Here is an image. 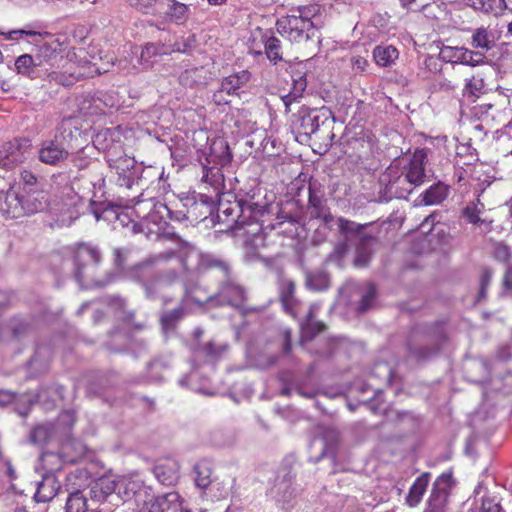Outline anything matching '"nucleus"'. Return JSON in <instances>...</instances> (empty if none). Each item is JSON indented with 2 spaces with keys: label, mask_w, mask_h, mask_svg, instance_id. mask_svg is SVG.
<instances>
[{
  "label": "nucleus",
  "mask_w": 512,
  "mask_h": 512,
  "mask_svg": "<svg viewBox=\"0 0 512 512\" xmlns=\"http://www.w3.org/2000/svg\"><path fill=\"white\" fill-rule=\"evenodd\" d=\"M187 12H188L187 5L177 2V1H174V0H171V4L169 5V7L166 11V16L171 21H174L176 23H182L187 18Z\"/></svg>",
  "instance_id": "nucleus-36"
},
{
  "label": "nucleus",
  "mask_w": 512,
  "mask_h": 512,
  "mask_svg": "<svg viewBox=\"0 0 512 512\" xmlns=\"http://www.w3.org/2000/svg\"><path fill=\"white\" fill-rule=\"evenodd\" d=\"M455 480L451 471L443 472L434 483L424 512H447L451 490Z\"/></svg>",
  "instance_id": "nucleus-10"
},
{
  "label": "nucleus",
  "mask_w": 512,
  "mask_h": 512,
  "mask_svg": "<svg viewBox=\"0 0 512 512\" xmlns=\"http://www.w3.org/2000/svg\"><path fill=\"white\" fill-rule=\"evenodd\" d=\"M75 52L63 55L61 45L55 41H46L40 45L35 55L22 54L15 59L17 74L29 79L46 77L62 85H70L83 73L74 62Z\"/></svg>",
  "instance_id": "nucleus-1"
},
{
  "label": "nucleus",
  "mask_w": 512,
  "mask_h": 512,
  "mask_svg": "<svg viewBox=\"0 0 512 512\" xmlns=\"http://www.w3.org/2000/svg\"><path fill=\"white\" fill-rule=\"evenodd\" d=\"M337 222L340 233L346 236H359L366 227V224H358L344 217H339Z\"/></svg>",
  "instance_id": "nucleus-38"
},
{
  "label": "nucleus",
  "mask_w": 512,
  "mask_h": 512,
  "mask_svg": "<svg viewBox=\"0 0 512 512\" xmlns=\"http://www.w3.org/2000/svg\"><path fill=\"white\" fill-rule=\"evenodd\" d=\"M376 294H377V290H376L375 284L374 283H368V285H367V292L361 298L359 306H358L359 312L365 313V312H367L368 310H370L371 308L374 307V302H375V299H376Z\"/></svg>",
  "instance_id": "nucleus-42"
},
{
  "label": "nucleus",
  "mask_w": 512,
  "mask_h": 512,
  "mask_svg": "<svg viewBox=\"0 0 512 512\" xmlns=\"http://www.w3.org/2000/svg\"><path fill=\"white\" fill-rule=\"evenodd\" d=\"M108 135H110L109 130L99 132L94 139V145L97 149L106 151L109 167L115 170L118 176V185L130 188L139 179L142 168L133 157L118 155L117 146L102 145V140H106Z\"/></svg>",
  "instance_id": "nucleus-5"
},
{
  "label": "nucleus",
  "mask_w": 512,
  "mask_h": 512,
  "mask_svg": "<svg viewBox=\"0 0 512 512\" xmlns=\"http://www.w3.org/2000/svg\"><path fill=\"white\" fill-rule=\"evenodd\" d=\"M493 44V33L488 28L482 26L473 31L470 45L475 49L474 51H489Z\"/></svg>",
  "instance_id": "nucleus-27"
},
{
  "label": "nucleus",
  "mask_w": 512,
  "mask_h": 512,
  "mask_svg": "<svg viewBox=\"0 0 512 512\" xmlns=\"http://www.w3.org/2000/svg\"><path fill=\"white\" fill-rule=\"evenodd\" d=\"M212 463L207 459L198 461L194 466L195 484L198 488L205 490L212 484Z\"/></svg>",
  "instance_id": "nucleus-28"
},
{
  "label": "nucleus",
  "mask_w": 512,
  "mask_h": 512,
  "mask_svg": "<svg viewBox=\"0 0 512 512\" xmlns=\"http://www.w3.org/2000/svg\"><path fill=\"white\" fill-rule=\"evenodd\" d=\"M399 56L398 50L394 46H377L373 51V57L376 63L382 67L391 65Z\"/></svg>",
  "instance_id": "nucleus-31"
},
{
  "label": "nucleus",
  "mask_w": 512,
  "mask_h": 512,
  "mask_svg": "<svg viewBox=\"0 0 512 512\" xmlns=\"http://www.w3.org/2000/svg\"><path fill=\"white\" fill-rule=\"evenodd\" d=\"M318 308H319V305L316 303H313L310 305L307 316H306L307 322L313 321L315 312L318 310Z\"/></svg>",
  "instance_id": "nucleus-62"
},
{
  "label": "nucleus",
  "mask_w": 512,
  "mask_h": 512,
  "mask_svg": "<svg viewBox=\"0 0 512 512\" xmlns=\"http://www.w3.org/2000/svg\"><path fill=\"white\" fill-rule=\"evenodd\" d=\"M503 285L506 289L512 290V265L508 267L504 274Z\"/></svg>",
  "instance_id": "nucleus-60"
},
{
  "label": "nucleus",
  "mask_w": 512,
  "mask_h": 512,
  "mask_svg": "<svg viewBox=\"0 0 512 512\" xmlns=\"http://www.w3.org/2000/svg\"><path fill=\"white\" fill-rule=\"evenodd\" d=\"M130 224L134 234L143 233L147 239L157 242L160 239V212L157 201H139L134 211L120 209L116 225L126 228Z\"/></svg>",
  "instance_id": "nucleus-2"
},
{
  "label": "nucleus",
  "mask_w": 512,
  "mask_h": 512,
  "mask_svg": "<svg viewBox=\"0 0 512 512\" xmlns=\"http://www.w3.org/2000/svg\"><path fill=\"white\" fill-rule=\"evenodd\" d=\"M476 10L487 14L498 15L506 8L505 0H472Z\"/></svg>",
  "instance_id": "nucleus-35"
},
{
  "label": "nucleus",
  "mask_w": 512,
  "mask_h": 512,
  "mask_svg": "<svg viewBox=\"0 0 512 512\" xmlns=\"http://www.w3.org/2000/svg\"><path fill=\"white\" fill-rule=\"evenodd\" d=\"M492 255L495 260L502 263H509L512 258L510 247L501 241L494 242Z\"/></svg>",
  "instance_id": "nucleus-43"
},
{
  "label": "nucleus",
  "mask_w": 512,
  "mask_h": 512,
  "mask_svg": "<svg viewBox=\"0 0 512 512\" xmlns=\"http://www.w3.org/2000/svg\"><path fill=\"white\" fill-rule=\"evenodd\" d=\"M158 273V259L156 257L143 261L133 270V277L143 284L149 297L152 296L154 292V288L157 284Z\"/></svg>",
  "instance_id": "nucleus-15"
},
{
  "label": "nucleus",
  "mask_w": 512,
  "mask_h": 512,
  "mask_svg": "<svg viewBox=\"0 0 512 512\" xmlns=\"http://www.w3.org/2000/svg\"><path fill=\"white\" fill-rule=\"evenodd\" d=\"M483 512H501V506L490 497L482 499Z\"/></svg>",
  "instance_id": "nucleus-55"
},
{
  "label": "nucleus",
  "mask_w": 512,
  "mask_h": 512,
  "mask_svg": "<svg viewBox=\"0 0 512 512\" xmlns=\"http://www.w3.org/2000/svg\"><path fill=\"white\" fill-rule=\"evenodd\" d=\"M50 436L48 428L45 425L37 426L31 433V440L35 443L45 441Z\"/></svg>",
  "instance_id": "nucleus-52"
},
{
  "label": "nucleus",
  "mask_w": 512,
  "mask_h": 512,
  "mask_svg": "<svg viewBox=\"0 0 512 512\" xmlns=\"http://www.w3.org/2000/svg\"><path fill=\"white\" fill-rule=\"evenodd\" d=\"M493 270L490 267H483L480 272V288L478 293V300L485 299L487 296V289L491 283Z\"/></svg>",
  "instance_id": "nucleus-46"
},
{
  "label": "nucleus",
  "mask_w": 512,
  "mask_h": 512,
  "mask_svg": "<svg viewBox=\"0 0 512 512\" xmlns=\"http://www.w3.org/2000/svg\"><path fill=\"white\" fill-rule=\"evenodd\" d=\"M162 512H185L183 500L178 492H162Z\"/></svg>",
  "instance_id": "nucleus-33"
},
{
  "label": "nucleus",
  "mask_w": 512,
  "mask_h": 512,
  "mask_svg": "<svg viewBox=\"0 0 512 512\" xmlns=\"http://www.w3.org/2000/svg\"><path fill=\"white\" fill-rule=\"evenodd\" d=\"M230 96L226 95V91H224L222 88H218L212 96L213 102L220 106V105H228L230 103Z\"/></svg>",
  "instance_id": "nucleus-54"
},
{
  "label": "nucleus",
  "mask_w": 512,
  "mask_h": 512,
  "mask_svg": "<svg viewBox=\"0 0 512 512\" xmlns=\"http://www.w3.org/2000/svg\"><path fill=\"white\" fill-rule=\"evenodd\" d=\"M138 7L141 10H144L146 13L148 12L147 9L154 3L156 0H138Z\"/></svg>",
  "instance_id": "nucleus-64"
},
{
  "label": "nucleus",
  "mask_w": 512,
  "mask_h": 512,
  "mask_svg": "<svg viewBox=\"0 0 512 512\" xmlns=\"http://www.w3.org/2000/svg\"><path fill=\"white\" fill-rule=\"evenodd\" d=\"M59 489L60 484L57 476L52 473H47L43 476L42 481L37 484L34 499L36 502H48L56 496Z\"/></svg>",
  "instance_id": "nucleus-20"
},
{
  "label": "nucleus",
  "mask_w": 512,
  "mask_h": 512,
  "mask_svg": "<svg viewBox=\"0 0 512 512\" xmlns=\"http://www.w3.org/2000/svg\"><path fill=\"white\" fill-rule=\"evenodd\" d=\"M100 262V253L97 248L82 244L75 252L76 278L84 288L103 287L111 279L94 280L96 268Z\"/></svg>",
  "instance_id": "nucleus-7"
},
{
  "label": "nucleus",
  "mask_w": 512,
  "mask_h": 512,
  "mask_svg": "<svg viewBox=\"0 0 512 512\" xmlns=\"http://www.w3.org/2000/svg\"><path fill=\"white\" fill-rule=\"evenodd\" d=\"M352 64L359 71H364L368 66V61L363 57L357 56L352 58Z\"/></svg>",
  "instance_id": "nucleus-59"
},
{
  "label": "nucleus",
  "mask_w": 512,
  "mask_h": 512,
  "mask_svg": "<svg viewBox=\"0 0 512 512\" xmlns=\"http://www.w3.org/2000/svg\"><path fill=\"white\" fill-rule=\"evenodd\" d=\"M318 10L315 7H300L291 14L282 16L276 22L278 33L292 43H303L316 33L312 18Z\"/></svg>",
  "instance_id": "nucleus-3"
},
{
  "label": "nucleus",
  "mask_w": 512,
  "mask_h": 512,
  "mask_svg": "<svg viewBox=\"0 0 512 512\" xmlns=\"http://www.w3.org/2000/svg\"><path fill=\"white\" fill-rule=\"evenodd\" d=\"M20 181L23 184L24 193L37 188V178L30 171H22L20 174Z\"/></svg>",
  "instance_id": "nucleus-51"
},
{
  "label": "nucleus",
  "mask_w": 512,
  "mask_h": 512,
  "mask_svg": "<svg viewBox=\"0 0 512 512\" xmlns=\"http://www.w3.org/2000/svg\"><path fill=\"white\" fill-rule=\"evenodd\" d=\"M449 193L450 186L444 182L438 181L421 194L422 202L426 206L439 205L446 200Z\"/></svg>",
  "instance_id": "nucleus-23"
},
{
  "label": "nucleus",
  "mask_w": 512,
  "mask_h": 512,
  "mask_svg": "<svg viewBox=\"0 0 512 512\" xmlns=\"http://www.w3.org/2000/svg\"><path fill=\"white\" fill-rule=\"evenodd\" d=\"M66 512H94L89 510L87 499L82 492H71L66 502Z\"/></svg>",
  "instance_id": "nucleus-34"
},
{
  "label": "nucleus",
  "mask_w": 512,
  "mask_h": 512,
  "mask_svg": "<svg viewBox=\"0 0 512 512\" xmlns=\"http://www.w3.org/2000/svg\"><path fill=\"white\" fill-rule=\"evenodd\" d=\"M87 480V473L82 470H76L75 473H71L67 476V486L71 489L81 487Z\"/></svg>",
  "instance_id": "nucleus-50"
},
{
  "label": "nucleus",
  "mask_w": 512,
  "mask_h": 512,
  "mask_svg": "<svg viewBox=\"0 0 512 512\" xmlns=\"http://www.w3.org/2000/svg\"><path fill=\"white\" fill-rule=\"evenodd\" d=\"M59 421L67 426H71L75 421V416L72 411H65L60 415Z\"/></svg>",
  "instance_id": "nucleus-58"
},
{
  "label": "nucleus",
  "mask_w": 512,
  "mask_h": 512,
  "mask_svg": "<svg viewBox=\"0 0 512 512\" xmlns=\"http://www.w3.org/2000/svg\"><path fill=\"white\" fill-rule=\"evenodd\" d=\"M130 248H115L114 249V260L118 267H122L130 254Z\"/></svg>",
  "instance_id": "nucleus-53"
},
{
  "label": "nucleus",
  "mask_w": 512,
  "mask_h": 512,
  "mask_svg": "<svg viewBox=\"0 0 512 512\" xmlns=\"http://www.w3.org/2000/svg\"><path fill=\"white\" fill-rule=\"evenodd\" d=\"M368 263V258L365 255L358 254L354 260V264L357 267H364Z\"/></svg>",
  "instance_id": "nucleus-63"
},
{
  "label": "nucleus",
  "mask_w": 512,
  "mask_h": 512,
  "mask_svg": "<svg viewBox=\"0 0 512 512\" xmlns=\"http://www.w3.org/2000/svg\"><path fill=\"white\" fill-rule=\"evenodd\" d=\"M219 294L226 303L232 306H239L246 299L244 288L232 282H225L221 286Z\"/></svg>",
  "instance_id": "nucleus-25"
},
{
  "label": "nucleus",
  "mask_w": 512,
  "mask_h": 512,
  "mask_svg": "<svg viewBox=\"0 0 512 512\" xmlns=\"http://www.w3.org/2000/svg\"><path fill=\"white\" fill-rule=\"evenodd\" d=\"M200 269L202 270H210V269H218L223 275L226 277L229 274L228 265L218 259H214L212 257H203L200 262Z\"/></svg>",
  "instance_id": "nucleus-45"
},
{
  "label": "nucleus",
  "mask_w": 512,
  "mask_h": 512,
  "mask_svg": "<svg viewBox=\"0 0 512 512\" xmlns=\"http://www.w3.org/2000/svg\"><path fill=\"white\" fill-rule=\"evenodd\" d=\"M290 303L281 302L283 309L290 314L293 318L297 317L296 308L300 305L301 301L297 298L291 299Z\"/></svg>",
  "instance_id": "nucleus-56"
},
{
  "label": "nucleus",
  "mask_w": 512,
  "mask_h": 512,
  "mask_svg": "<svg viewBox=\"0 0 512 512\" xmlns=\"http://www.w3.org/2000/svg\"><path fill=\"white\" fill-rule=\"evenodd\" d=\"M0 210L7 217L18 218L24 215L23 196L13 189L0 195Z\"/></svg>",
  "instance_id": "nucleus-19"
},
{
  "label": "nucleus",
  "mask_w": 512,
  "mask_h": 512,
  "mask_svg": "<svg viewBox=\"0 0 512 512\" xmlns=\"http://www.w3.org/2000/svg\"><path fill=\"white\" fill-rule=\"evenodd\" d=\"M485 87L484 80L476 76L468 79L463 88V96L468 98H477L483 93Z\"/></svg>",
  "instance_id": "nucleus-37"
},
{
  "label": "nucleus",
  "mask_w": 512,
  "mask_h": 512,
  "mask_svg": "<svg viewBox=\"0 0 512 512\" xmlns=\"http://www.w3.org/2000/svg\"><path fill=\"white\" fill-rule=\"evenodd\" d=\"M483 204L478 199L477 202H469L461 211L462 217L465 218L466 222L474 226H480L486 222L485 219L481 218Z\"/></svg>",
  "instance_id": "nucleus-30"
},
{
  "label": "nucleus",
  "mask_w": 512,
  "mask_h": 512,
  "mask_svg": "<svg viewBox=\"0 0 512 512\" xmlns=\"http://www.w3.org/2000/svg\"><path fill=\"white\" fill-rule=\"evenodd\" d=\"M158 47L155 44H147L142 48L140 53V64L142 68L146 69L151 67L157 62Z\"/></svg>",
  "instance_id": "nucleus-41"
},
{
  "label": "nucleus",
  "mask_w": 512,
  "mask_h": 512,
  "mask_svg": "<svg viewBox=\"0 0 512 512\" xmlns=\"http://www.w3.org/2000/svg\"><path fill=\"white\" fill-rule=\"evenodd\" d=\"M78 197L73 195L68 203H64L61 207L53 204L50 210L57 216L55 223L57 226H69L78 218L79 210L77 209Z\"/></svg>",
  "instance_id": "nucleus-18"
},
{
  "label": "nucleus",
  "mask_w": 512,
  "mask_h": 512,
  "mask_svg": "<svg viewBox=\"0 0 512 512\" xmlns=\"http://www.w3.org/2000/svg\"><path fill=\"white\" fill-rule=\"evenodd\" d=\"M445 341L446 335L442 323H436L423 330H415L411 333L407 344L409 354L417 361L426 360L438 354Z\"/></svg>",
  "instance_id": "nucleus-6"
},
{
  "label": "nucleus",
  "mask_w": 512,
  "mask_h": 512,
  "mask_svg": "<svg viewBox=\"0 0 512 512\" xmlns=\"http://www.w3.org/2000/svg\"><path fill=\"white\" fill-rule=\"evenodd\" d=\"M24 214L37 213L47 206V194L38 188L27 191L23 195Z\"/></svg>",
  "instance_id": "nucleus-22"
},
{
  "label": "nucleus",
  "mask_w": 512,
  "mask_h": 512,
  "mask_svg": "<svg viewBox=\"0 0 512 512\" xmlns=\"http://www.w3.org/2000/svg\"><path fill=\"white\" fill-rule=\"evenodd\" d=\"M184 314L183 307L180 303L172 307L171 310L165 311L162 315V328L169 329L173 328L176 322H178Z\"/></svg>",
  "instance_id": "nucleus-39"
},
{
  "label": "nucleus",
  "mask_w": 512,
  "mask_h": 512,
  "mask_svg": "<svg viewBox=\"0 0 512 512\" xmlns=\"http://www.w3.org/2000/svg\"><path fill=\"white\" fill-rule=\"evenodd\" d=\"M329 111L326 109L310 110L301 116L298 131L300 135L311 137L316 135L320 130V126L324 125L328 119Z\"/></svg>",
  "instance_id": "nucleus-17"
},
{
  "label": "nucleus",
  "mask_w": 512,
  "mask_h": 512,
  "mask_svg": "<svg viewBox=\"0 0 512 512\" xmlns=\"http://www.w3.org/2000/svg\"><path fill=\"white\" fill-rule=\"evenodd\" d=\"M307 69L304 63H297L291 66L292 88L290 92L282 96L286 112L290 111V105L297 102L307 88Z\"/></svg>",
  "instance_id": "nucleus-14"
},
{
  "label": "nucleus",
  "mask_w": 512,
  "mask_h": 512,
  "mask_svg": "<svg viewBox=\"0 0 512 512\" xmlns=\"http://www.w3.org/2000/svg\"><path fill=\"white\" fill-rule=\"evenodd\" d=\"M439 58L446 63L470 67L481 66L487 61V57L483 52L474 51L464 46H443L440 49Z\"/></svg>",
  "instance_id": "nucleus-11"
},
{
  "label": "nucleus",
  "mask_w": 512,
  "mask_h": 512,
  "mask_svg": "<svg viewBox=\"0 0 512 512\" xmlns=\"http://www.w3.org/2000/svg\"><path fill=\"white\" fill-rule=\"evenodd\" d=\"M250 78V72L247 70H242L240 72L224 77L221 80L220 88L226 91L227 96H235L238 95V90L250 81Z\"/></svg>",
  "instance_id": "nucleus-24"
},
{
  "label": "nucleus",
  "mask_w": 512,
  "mask_h": 512,
  "mask_svg": "<svg viewBox=\"0 0 512 512\" xmlns=\"http://www.w3.org/2000/svg\"><path fill=\"white\" fill-rule=\"evenodd\" d=\"M120 485V481L116 482L110 478H101L94 483L90 493L92 497L97 501L104 500L108 495L115 492Z\"/></svg>",
  "instance_id": "nucleus-29"
},
{
  "label": "nucleus",
  "mask_w": 512,
  "mask_h": 512,
  "mask_svg": "<svg viewBox=\"0 0 512 512\" xmlns=\"http://www.w3.org/2000/svg\"><path fill=\"white\" fill-rule=\"evenodd\" d=\"M430 476L429 472H423L414 480L405 498L409 507H416L421 502L429 485Z\"/></svg>",
  "instance_id": "nucleus-21"
},
{
  "label": "nucleus",
  "mask_w": 512,
  "mask_h": 512,
  "mask_svg": "<svg viewBox=\"0 0 512 512\" xmlns=\"http://www.w3.org/2000/svg\"><path fill=\"white\" fill-rule=\"evenodd\" d=\"M326 329V325L323 322H307L303 327L302 331L305 337L313 339L316 335L323 332Z\"/></svg>",
  "instance_id": "nucleus-48"
},
{
  "label": "nucleus",
  "mask_w": 512,
  "mask_h": 512,
  "mask_svg": "<svg viewBox=\"0 0 512 512\" xmlns=\"http://www.w3.org/2000/svg\"><path fill=\"white\" fill-rule=\"evenodd\" d=\"M296 284L292 280L283 281L280 289V302L290 303L291 299L295 297Z\"/></svg>",
  "instance_id": "nucleus-47"
},
{
  "label": "nucleus",
  "mask_w": 512,
  "mask_h": 512,
  "mask_svg": "<svg viewBox=\"0 0 512 512\" xmlns=\"http://www.w3.org/2000/svg\"><path fill=\"white\" fill-rule=\"evenodd\" d=\"M42 33L30 30V29H15L10 31H0V36H2L7 41L18 42L24 37H42Z\"/></svg>",
  "instance_id": "nucleus-40"
},
{
  "label": "nucleus",
  "mask_w": 512,
  "mask_h": 512,
  "mask_svg": "<svg viewBox=\"0 0 512 512\" xmlns=\"http://www.w3.org/2000/svg\"><path fill=\"white\" fill-rule=\"evenodd\" d=\"M224 177L219 168L203 167L202 182L208 184L215 193H220L223 188Z\"/></svg>",
  "instance_id": "nucleus-32"
},
{
  "label": "nucleus",
  "mask_w": 512,
  "mask_h": 512,
  "mask_svg": "<svg viewBox=\"0 0 512 512\" xmlns=\"http://www.w3.org/2000/svg\"><path fill=\"white\" fill-rule=\"evenodd\" d=\"M38 153L41 162L57 165L67 159L69 146L66 145L64 137L56 135L54 139L43 141Z\"/></svg>",
  "instance_id": "nucleus-13"
},
{
  "label": "nucleus",
  "mask_w": 512,
  "mask_h": 512,
  "mask_svg": "<svg viewBox=\"0 0 512 512\" xmlns=\"http://www.w3.org/2000/svg\"><path fill=\"white\" fill-rule=\"evenodd\" d=\"M308 212L312 218L321 220L325 225L330 224L334 220L327 199L323 194L317 192L312 184L308 187Z\"/></svg>",
  "instance_id": "nucleus-16"
},
{
  "label": "nucleus",
  "mask_w": 512,
  "mask_h": 512,
  "mask_svg": "<svg viewBox=\"0 0 512 512\" xmlns=\"http://www.w3.org/2000/svg\"><path fill=\"white\" fill-rule=\"evenodd\" d=\"M31 143L28 139H15L0 146V168L11 169L28 156Z\"/></svg>",
  "instance_id": "nucleus-12"
},
{
  "label": "nucleus",
  "mask_w": 512,
  "mask_h": 512,
  "mask_svg": "<svg viewBox=\"0 0 512 512\" xmlns=\"http://www.w3.org/2000/svg\"><path fill=\"white\" fill-rule=\"evenodd\" d=\"M249 51L253 55L264 53L273 65L283 61L281 41L270 31L258 29V32L250 39Z\"/></svg>",
  "instance_id": "nucleus-9"
},
{
  "label": "nucleus",
  "mask_w": 512,
  "mask_h": 512,
  "mask_svg": "<svg viewBox=\"0 0 512 512\" xmlns=\"http://www.w3.org/2000/svg\"><path fill=\"white\" fill-rule=\"evenodd\" d=\"M174 232L170 231L169 225L162 227V277L173 281L184 275L188 270V258L193 253L190 245L183 241H177L172 246L169 236Z\"/></svg>",
  "instance_id": "nucleus-4"
},
{
  "label": "nucleus",
  "mask_w": 512,
  "mask_h": 512,
  "mask_svg": "<svg viewBox=\"0 0 512 512\" xmlns=\"http://www.w3.org/2000/svg\"><path fill=\"white\" fill-rule=\"evenodd\" d=\"M119 211H120V209L117 207L107 206V207L103 208V210L101 212H98L97 210H95L93 213H94L96 221H99V220L107 221V222L113 224L114 229H117L118 225H116V221H117V218L119 215Z\"/></svg>",
  "instance_id": "nucleus-44"
},
{
  "label": "nucleus",
  "mask_w": 512,
  "mask_h": 512,
  "mask_svg": "<svg viewBox=\"0 0 512 512\" xmlns=\"http://www.w3.org/2000/svg\"><path fill=\"white\" fill-rule=\"evenodd\" d=\"M212 496L216 500L227 499L231 493L232 486L226 485L224 482H216L211 484Z\"/></svg>",
  "instance_id": "nucleus-49"
},
{
  "label": "nucleus",
  "mask_w": 512,
  "mask_h": 512,
  "mask_svg": "<svg viewBox=\"0 0 512 512\" xmlns=\"http://www.w3.org/2000/svg\"><path fill=\"white\" fill-rule=\"evenodd\" d=\"M18 401V396L10 391H0V406H5Z\"/></svg>",
  "instance_id": "nucleus-57"
},
{
  "label": "nucleus",
  "mask_w": 512,
  "mask_h": 512,
  "mask_svg": "<svg viewBox=\"0 0 512 512\" xmlns=\"http://www.w3.org/2000/svg\"><path fill=\"white\" fill-rule=\"evenodd\" d=\"M429 151L428 148L415 149L397 180L395 182L389 180L390 189H392L397 182L402 181H406L410 185V189H406L407 191H411L412 188L422 185L426 177L425 168Z\"/></svg>",
  "instance_id": "nucleus-8"
},
{
  "label": "nucleus",
  "mask_w": 512,
  "mask_h": 512,
  "mask_svg": "<svg viewBox=\"0 0 512 512\" xmlns=\"http://www.w3.org/2000/svg\"><path fill=\"white\" fill-rule=\"evenodd\" d=\"M180 478V464L172 456L162 458V485L174 486Z\"/></svg>",
  "instance_id": "nucleus-26"
},
{
  "label": "nucleus",
  "mask_w": 512,
  "mask_h": 512,
  "mask_svg": "<svg viewBox=\"0 0 512 512\" xmlns=\"http://www.w3.org/2000/svg\"><path fill=\"white\" fill-rule=\"evenodd\" d=\"M8 330H9V332H11V336H13V337H16L20 333V330L18 328H16L15 326H9L7 328L2 329L0 331V335L2 337H6Z\"/></svg>",
  "instance_id": "nucleus-61"
}]
</instances>
